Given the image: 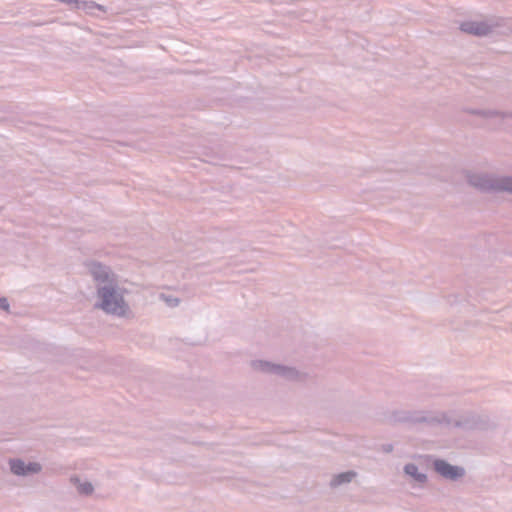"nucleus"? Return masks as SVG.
<instances>
[{
  "instance_id": "f03ea898",
  "label": "nucleus",
  "mask_w": 512,
  "mask_h": 512,
  "mask_svg": "<svg viewBox=\"0 0 512 512\" xmlns=\"http://www.w3.org/2000/svg\"><path fill=\"white\" fill-rule=\"evenodd\" d=\"M101 298V308L108 313L123 315L126 312V305L122 295L116 293L114 289L103 287L99 290Z\"/></svg>"
},
{
  "instance_id": "f257e3e1",
  "label": "nucleus",
  "mask_w": 512,
  "mask_h": 512,
  "mask_svg": "<svg viewBox=\"0 0 512 512\" xmlns=\"http://www.w3.org/2000/svg\"><path fill=\"white\" fill-rule=\"evenodd\" d=\"M461 31L476 35L488 36L494 33L508 34L510 29L504 26V20L490 18L485 21H466L460 25Z\"/></svg>"
},
{
  "instance_id": "1a4fd4ad",
  "label": "nucleus",
  "mask_w": 512,
  "mask_h": 512,
  "mask_svg": "<svg viewBox=\"0 0 512 512\" xmlns=\"http://www.w3.org/2000/svg\"><path fill=\"white\" fill-rule=\"evenodd\" d=\"M92 490H93V488H92L91 484H89V483L83 484L80 487V492L85 493V494L91 493Z\"/></svg>"
},
{
  "instance_id": "423d86ee",
  "label": "nucleus",
  "mask_w": 512,
  "mask_h": 512,
  "mask_svg": "<svg viewBox=\"0 0 512 512\" xmlns=\"http://www.w3.org/2000/svg\"><path fill=\"white\" fill-rule=\"evenodd\" d=\"M405 471L407 474L413 476L416 480H419V481L425 480V475L417 473V467L413 464L406 465Z\"/></svg>"
},
{
  "instance_id": "39448f33",
  "label": "nucleus",
  "mask_w": 512,
  "mask_h": 512,
  "mask_svg": "<svg viewBox=\"0 0 512 512\" xmlns=\"http://www.w3.org/2000/svg\"><path fill=\"white\" fill-rule=\"evenodd\" d=\"M76 8L79 10H83L86 13H92V11L94 9L105 11V9L102 5L97 4L93 1H84V0H79V2L76 5Z\"/></svg>"
},
{
  "instance_id": "9b49d317",
  "label": "nucleus",
  "mask_w": 512,
  "mask_h": 512,
  "mask_svg": "<svg viewBox=\"0 0 512 512\" xmlns=\"http://www.w3.org/2000/svg\"><path fill=\"white\" fill-rule=\"evenodd\" d=\"M503 189L512 191V179H507L503 185Z\"/></svg>"
},
{
  "instance_id": "6e6552de",
  "label": "nucleus",
  "mask_w": 512,
  "mask_h": 512,
  "mask_svg": "<svg viewBox=\"0 0 512 512\" xmlns=\"http://www.w3.org/2000/svg\"><path fill=\"white\" fill-rule=\"evenodd\" d=\"M92 272L93 274L95 275V278L96 279H100V278H104V279H107L108 278V275L107 273L104 271V269L98 265V264H95L93 265V268H92Z\"/></svg>"
},
{
  "instance_id": "0eeeda50",
  "label": "nucleus",
  "mask_w": 512,
  "mask_h": 512,
  "mask_svg": "<svg viewBox=\"0 0 512 512\" xmlns=\"http://www.w3.org/2000/svg\"><path fill=\"white\" fill-rule=\"evenodd\" d=\"M354 476L355 474L353 472L342 473L335 478L334 484L336 485L343 482H349Z\"/></svg>"
},
{
  "instance_id": "9d476101",
  "label": "nucleus",
  "mask_w": 512,
  "mask_h": 512,
  "mask_svg": "<svg viewBox=\"0 0 512 512\" xmlns=\"http://www.w3.org/2000/svg\"><path fill=\"white\" fill-rule=\"evenodd\" d=\"M0 308H2L5 311H8L9 303L6 298H0Z\"/></svg>"
},
{
  "instance_id": "20e7f679",
  "label": "nucleus",
  "mask_w": 512,
  "mask_h": 512,
  "mask_svg": "<svg viewBox=\"0 0 512 512\" xmlns=\"http://www.w3.org/2000/svg\"><path fill=\"white\" fill-rule=\"evenodd\" d=\"M10 466H11L12 472L17 475H26L29 473H36V472L40 471V469H41L40 465L37 463H31L26 466L20 460L11 461Z\"/></svg>"
},
{
  "instance_id": "7ed1b4c3",
  "label": "nucleus",
  "mask_w": 512,
  "mask_h": 512,
  "mask_svg": "<svg viewBox=\"0 0 512 512\" xmlns=\"http://www.w3.org/2000/svg\"><path fill=\"white\" fill-rule=\"evenodd\" d=\"M434 466L436 471L446 478L455 479L464 474V470L462 468L452 466L442 460L435 461Z\"/></svg>"
}]
</instances>
